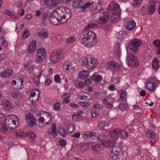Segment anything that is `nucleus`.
<instances>
[{
	"label": "nucleus",
	"mask_w": 160,
	"mask_h": 160,
	"mask_svg": "<svg viewBox=\"0 0 160 160\" xmlns=\"http://www.w3.org/2000/svg\"><path fill=\"white\" fill-rule=\"evenodd\" d=\"M61 106V104L59 102L55 103L53 106V109L56 111H58L59 109Z\"/></svg>",
	"instance_id": "obj_51"
},
{
	"label": "nucleus",
	"mask_w": 160,
	"mask_h": 160,
	"mask_svg": "<svg viewBox=\"0 0 160 160\" xmlns=\"http://www.w3.org/2000/svg\"><path fill=\"white\" fill-rule=\"evenodd\" d=\"M142 44L141 41L138 39H133L129 44L130 48L133 52H135Z\"/></svg>",
	"instance_id": "obj_8"
},
{
	"label": "nucleus",
	"mask_w": 160,
	"mask_h": 160,
	"mask_svg": "<svg viewBox=\"0 0 160 160\" xmlns=\"http://www.w3.org/2000/svg\"><path fill=\"white\" fill-rule=\"evenodd\" d=\"M43 3L45 5L49 6L52 4V0H43Z\"/></svg>",
	"instance_id": "obj_58"
},
{
	"label": "nucleus",
	"mask_w": 160,
	"mask_h": 160,
	"mask_svg": "<svg viewBox=\"0 0 160 160\" xmlns=\"http://www.w3.org/2000/svg\"><path fill=\"white\" fill-rule=\"evenodd\" d=\"M48 133L51 135L56 136L57 135V133L56 131V126L55 124H53L52 126V130H48Z\"/></svg>",
	"instance_id": "obj_25"
},
{
	"label": "nucleus",
	"mask_w": 160,
	"mask_h": 160,
	"mask_svg": "<svg viewBox=\"0 0 160 160\" xmlns=\"http://www.w3.org/2000/svg\"><path fill=\"white\" fill-rule=\"evenodd\" d=\"M26 135L28 136L32 139H33L36 136V135L34 132H29L28 133H27Z\"/></svg>",
	"instance_id": "obj_53"
},
{
	"label": "nucleus",
	"mask_w": 160,
	"mask_h": 160,
	"mask_svg": "<svg viewBox=\"0 0 160 160\" xmlns=\"http://www.w3.org/2000/svg\"><path fill=\"white\" fill-rule=\"evenodd\" d=\"M89 72L88 71H82L78 73V78L79 79H84L89 75Z\"/></svg>",
	"instance_id": "obj_21"
},
{
	"label": "nucleus",
	"mask_w": 160,
	"mask_h": 160,
	"mask_svg": "<svg viewBox=\"0 0 160 160\" xmlns=\"http://www.w3.org/2000/svg\"><path fill=\"white\" fill-rule=\"evenodd\" d=\"M107 68L112 72L116 71L120 68V66L113 61H111L107 63Z\"/></svg>",
	"instance_id": "obj_10"
},
{
	"label": "nucleus",
	"mask_w": 160,
	"mask_h": 160,
	"mask_svg": "<svg viewBox=\"0 0 160 160\" xmlns=\"http://www.w3.org/2000/svg\"><path fill=\"white\" fill-rule=\"evenodd\" d=\"M146 135L149 138H153L155 136V132L152 130H148L146 131Z\"/></svg>",
	"instance_id": "obj_35"
},
{
	"label": "nucleus",
	"mask_w": 160,
	"mask_h": 160,
	"mask_svg": "<svg viewBox=\"0 0 160 160\" xmlns=\"http://www.w3.org/2000/svg\"><path fill=\"white\" fill-rule=\"evenodd\" d=\"M58 133L62 136L64 137L67 134L66 130L62 128H60L59 129Z\"/></svg>",
	"instance_id": "obj_37"
},
{
	"label": "nucleus",
	"mask_w": 160,
	"mask_h": 160,
	"mask_svg": "<svg viewBox=\"0 0 160 160\" xmlns=\"http://www.w3.org/2000/svg\"><path fill=\"white\" fill-rule=\"evenodd\" d=\"M120 129L116 128L111 132L110 133V137L113 138L118 137L120 136Z\"/></svg>",
	"instance_id": "obj_23"
},
{
	"label": "nucleus",
	"mask_w": 160,
	"mask_h": 160,
	"mask_svg": "<svg viewBox=\"0 0 160 160\" xmlns=\"http://www.w3.org/2000/svg\"><path fill=\"white\" fill-rule=\"evenodd\" d=\"M70 96V94L68 92H67L63 94L62 96V98L63 100L62 101V103L63 104H65L69 103L70 100L68 98Z\"/></svg>",
	"instance_id": "obj_20"
},
{
	"label": "nucleus",
	"mask_w": 160,
	"mask_h": 160,
	"mask_svg": "<svg viewBox=\"0 0 160 160\" xmlns=\"http://www.w3.org/2000/svg\"><path fill=\"white\" fill-rule=\"evenodd\" d=\"M120 96L121 99L123 101H125L127 96L125 91L120 90Z\"/></svg>",
	"instance_id": "obj_43"
},
{
	"label": "nucleus",
	"mask_w": 160,
	"mask_h": 160,
	"mask_svg": "<svg viewBox=\"0 0 160 160\" xmlns=\"http://www.w3.org/2000/svg\"><path fill=\"white\" fill-rule=\"evenodd\" d=\"M103 146L107 147H113L115 145V142L111 140H108L104 142L103 143Z\"/></svg>",
	"instance_id": "obj_32"
},
{
	"label": "nucleus",
	"mask_w": 160,
	"mask_h": 160,
	"mask_svg": "<svg viewBox=\"0 0 160 160\" xmlns=\"http://www.w3.org/2000/svg\"><path fill=\"white\" fill-rule=\"evenodd\" d=\"M122 153V149L119 147H112L110 153V158L112 160H119V156Z\"/></svg>",
	"instance_id": "obj_7"
},
{
	"label": "nucleus",
	"mask_w": 160,
	"mask_h": 160,
	"mask_svg": "<svg viewBox=\"0 0 160 160\" xmlns=\"http://www.w3.org/2000/svg\"><path fill=\"white\" fill-rule=\"evenodd\" d=\"M62 56V52L58 51H54L50 55L51 60L54 62H57L60 60Z\"/></svg>",
	"instance_id": "obj_9"
},
{
	"label": "nucleus",
	"mask_w": 160,
	"mask_h": 160,
	"mask_svg": "<svg viewBox=\"0 0 160 160\" xmlns=\"http://www.w3.org/2000/svg\"><path fill=\"white\" fill-rule=\"evenodd\" d=\"M134 153L135 155H141V153L140 152V150L138 148H136L134 149Z\"/></svg>",
	"instance_id": "obj_61"
},
{
	"label": "nucleus",
	"mask_w": 160,
	"mask_h": 160,
	"mask_svg": "<svg viewBox=\"0 0 160 160\" xmlns=\"http://www.w3.org/2000/svg\"><path fill=\"white\" fill-rule=\"evenodd\" d=\"M155 84L154 83H152L150 82H147L146 84V88L150 91H154Z\"/></svg>",
	"instance_id": "obj_30"
},
{
	"label": "nucleus",
	"mask_w": 160,
	"mask_h": 160,
	"mask_svg": "<svg viewBox=\"0 0 160 160\" xmlns=\"http://www.w3.org/2000/svg\"><path fill=\"white\" fill-rule=\"evenodd\" d=\"M152 65L153 68L155 69H157L160 67L159 61L157 58H155L153 59Z\"/></svg>",
	"instance_id": "obj_40"
},
{
	"label": "nucleus",
	"mask_w": 160,
	"mask_h": 160,
	"mask_svg": "<svg viewBox=\"0 0 160 160\" xmlns=\"http://www.w3.org/2000/svg\"><path fill=\"white\" fill-rule=\"evenodd\" d=\"M8 42L4 40L3 36L2 35H0V45L3 46L4 47L7 46Z\"/></svg>",
	"instance_id": "obj_38"
},
{
	"label": "nucleus",
	"mask_w": 160,
	"mask_h": 160,
	"mask_svg": "<svg viewBox=\"0 0 160 160\" xmlns=\"http://www.w3.org/2000/svg\"><path fill=\"white\" fill-rule=\"evenodd\" d=\"M39 37L41 38H47L48 36V33L47 30L44 28L41 29L38 33Z\"/></svg>",
	"instance_id": "obj_16"
},
{
	"label": "nucleus",
	"mask_w": 160,
	"mask_h": 160,
	"mask_svg": "<svg viewBox=\"0 0 160 160\" xmlns=\"http://www.w3.org/2000/svg\"><path fill=\"white\" fill-rule=\"evenodd\" d=\"M71 63L69 62H65L63 65V70L68 71L71 67Z\"/></svg>",
	"instance_id": "obj_41"
},
{
	"label": "nucleus",
	"mask_w": 160,
	"mask_h": 160,
	"mask_svg": "<svg viewBox=\"0 0 160 160\" xmlns=\"http://www.w3.org/2000/svg\"><path fill=\"white\" fill-rule=\"evenodd\" d=\"M3 106L6 109H9L12 108V105L8 100H6L3 103Z\"/></svg>",
	"instance_id": "obj_39"
},
{
	"label": "nucleus",
	"mask_w": 160,
	"mask_h": 160,
	"mask_svg": "<svg viewBox=\"0 0 160 160\" xmlns=\"http://www.w3.org/2000/svg\"><path fill=\"white\" fill-rule=\"evenodd\" d=\"M13 122H12L8 125L7 126V127L11 129H15L18 125L19 121L18 118H15Z\"/></svg>",
	"instance_id": "obj_18"
},
{
	"label": "nucleus",
	"mask_w": 160,
	"mask_h": 160,
	"mask_svg": "<svg viewBox=\"0 0 160 160\" xmlns=\"http://www.w3.org/2000/svg\"><path fill=\"white\" fill-rule=\"evenodd\" d=\"M79 116L78 114H75L72 116V120L74 121H77L79 120Z\"/></svg>",
	"instance_id": "obj_64"
},
{
	"label": "nucleus",
	"mask_w": 160,
	"mask_h": 160,
	"mask_svg": "<svg viewBox=\"0 0 160 160\" xmlns=\"http://www.w3.org/2000/svg\"><path fill=\"white\" fill-rule=\"evenodd\" d=\"M106 126V122H103L102 121H99L98 127V128L101 130H102Z\"/></svg>",
	"instance_id": "obj_46"
},
{
	"label": "nucleus",
	"mask_w": 160,
	"mask_h": 160,
	"mask_svg": "<svg viewBox=\"0 0 160 160\" xmlns=\"http://www.w3.org/2000/svg\"><path fill=\"white\" fill-rule=\"evenodd\" d=\"M108 8L111 13L110 17L112 22L115 23L120 18L121 9L119 6L115 2L112 1L109 5Z\"/></svg>",
	"instance_id": "obj_3"
},
{
	"label": "nucleus",
	"mask_w": 160,
	"mask_h": 160,
	"mask_svg": "<svg viewBox=\"0 0 160 160\" xmlns=\"http://www.w3.org/2000/svg\"><path fill=\"white\" fill-rule=\"evenodd\" d=\"M153 43L155 46L157 54H160V40H155L153 42Z\"/></svg>",
	"instance_id": "obj_24"
},
{
	"label": "nucleus",
	"mask_w": 160,
	"mask_h": 160,
	"mask_svg": "<svg viewBox=\"0 0 160 160\" xmlns=\"http://www.w3.org/2000/svg\"><path fill=\"white\" fill-rule=\"evenodd\" d=\"M85 86L84 83L81 81H78L75 84V87L77 88H83Z\"/></svg>",
	"instance_id": "obj_52"
},
{
	"label": "nucleus",
	"mask_w": 160,
	"mask_h": 160,
	"mask_svg": "<svg viewBox=\"0 0 160 160\" xmlns=\"http://www.w3.org/2000/svg\"><path fill=\"white\" fill-rule=\"evenodd\" d=\"M12 96L15 98H20L21 97V95L18 91H15L12 93Z\"/></svg>",
	"instance_id": "obj_49"
},
{
	"label": "nucleus",
	"mask_w": 160,
	"mask_h": 160,
	"mask_svg": "<svg viewBox=\"0 0 160 160\" xmlns=\"http://www.w3.org/2000/svg\"><path fill=\"white\" fill-rule=\"evenodd\" d=\"M127 60L129 67H136L139 65V62L137 57L132 53H130L127 55Z\"/></svg>",
	"instance_id": "obj_5"
},
{
	"label": "nucleus",
	"mask_w": 160,
	"mask_h": 160,
	"mask_svg": "<svg viewBox=\"0 0 160 160\" xmlns=\"http://www.w3.org/2000/svg\"><path fill=\"white\" fill-rule=\"evenodd\" d=\"M92 117L94 118H96L98 116V113L97 111L94 109H92L91 111Z\"/></svg>",
	"instance_id": "obj_55"
},
{
	"label": "nucleus",
	"mask_w": 160,
	"mask_h": 160,
	"mask_svg": "<svg viewBox=\"0 0 160 160\" xmlns=\"http://www.w3.org/2000/svg\"><path fill=\"white\" fill-rule=\"evenodd\" d=\"M35 91L36 92H37V95H36V96L33 97L32 98V97H30L29 98V100L33 102H34L37 101L39 98V92L38 90H36Z\"/></svg>",
	"instance_id": "obj_36"
},
{
	"label": "nucleus",
	"mask_w": 160,
	"mask_h": 160,
	"mask_svg": "<svg viewBox=\"0 0 160 160\" xmlns=\"http://www.w3.org/2000/svg\"><path fill=\"white\" fill-rule=\"evenodd\" d=\"M7 126L2 125L1 126V131L2 132L5 133L8 132V128H7Z\"/></svg>",
	"instance_id": "obj_54"
},
{
	"label": "nucleus",
	"mask_w": 160,
	"mask_h": 160,
	"mask_svg": "<svg viewBox=\"0 0 160 160\" xmlns=\"http://www.w3.org/2000/svg\"><path fill=\"white\" fill-rule=\"evenodd\" d=\"M108 14L106 12H104L98 18V22L100 24H103L106 22L108 21Z\"/></svg>",
	"instance_id": "obj_12"
},
{
	"label": "nucleus",
	"mask_w": 160,
	"mask_h": 160,
	"mask_svg": "<svg viewBox=\"0 0 160 160\" xmlns=\"http://www.w3.org/2000/svg\"><path fill=\"white\" fill-rule=\"evenodd\" d=\"M47 53L45 49L43 48H41L38 49L36 55V61L37 62H42L46 59Z\"/></svg>",
	"instance_id": "obj_6"
},
{
	"label": "nucleus",
	"mask_w": 160,
	"mask_h": 160,
	"mask_svg": "<svg viewBox=\"0 0 160 160\" xmlns=\"http://www.w3.org/2000/svg\"><path fill=\"white\" fill-rule=\"evenodd\" d=\"M135 132L136 131L134 129H131L129 130V135L131 137H134L135 134Z\"/></svg>",
	"instance_id": "obj_62"
},
{
	"label": "nucleus",
	"mask_w": 160,
	"mask_h": 160,
	"mask_svg": "<svg viewBox=\"0 0 160 160\" xmlns=\"http://www.w3.org/2000/svg\"><path fill=\"white\" fill-rule=\"evenodd\" d=\"M120 134L121 137L126 138L129 136L128 131L125 129L121 130L120 129Z\"/></svg>",
	"instance_id": "obj_33"
},
{
	"label": "nucleus",
	"mask_w": 160,
	"mask_h": 160,
	"mask_svg": "<svg viewBox=\"0 0 160 160\" xmlns=\"http://www.w3.org/2000/svg\"><path fill=\"white\" fill-rule=\"evenodd\" d=\"M54 79L55 82H56L59 83L61 82V78L60 76L57 74L55 75L54 77Z\"/></svg>",
	"instance_id": "obj_57"
},
{
	"label": "nucleus",
	"mask_w": 160,
	"mask_h": 160,
	"mask_svg": "<svg viewBox=\"0 0 160 160\" xmlns=\"http://www.w3.org/2000/svg\"><path fill=\"white\" fill-rule=\"evenodd\" d=\"M36 42H32L30 44L28 49V52L29 53L32 54L35 51L36 48Z\"/></svg>",
	"instance_id": "obj_28"
},
{
	"label": "nucleus",
	"mask_w": 160,
	"mask_h": 160,
	"mask_svg": "<svg viewBox=\"0 0 160 160\" xmlns=\"http://www.w3.org/2000/svg\"><path fill=\"white\" fill-rule=\"evenodd\" d=\"M91 61V58L89 59L87 58H85L82 61V64L83 65L86 66L88 68V66L89 65Z\"/></svg>",
	"instance_id": "obj_44"
},
{
	"label": "nucleus",
	"mask_w": 160,
	"mask_h": 160,
	"mask_svg": "<svg viewBox=\"0 0 160 160\" xmlns=\"http://www.w3.org/2000/svg\"><path fill=\"white\" fill-rule=\"evenodd\" d=\"M71 14L70 10L63 7L57 8L52 12V15H57L59 18L61 23L66 22L71 17Z\"/></svg>",
	"instance_id": "obj_2"
},
{
	"label": "nucleus",
	"mask_w": 160,
	"mask_h": 160,
	"mask_svg": "<svg viewBox=\"0 0 160 160\" xmlns=\"http://www.w3.org/2000/svg\"><path fill=\"white\" fill-rule=\"evenodd\" d=\"M14 134L17 136L24 137L26 136L27 133L23 130L18 129L15 130L14 132Z\"/></svg>",
	"instance_id": "obj_31"
},
{
	"label": "nucleus",
	"mask_w": 160,
	"mask_h": 160,
	"mask_svg": "<svg viewBox=\"0 0 160 160\" xmlns=\"http://www.w3.org/2000/svg\"><path fill=\"white\" fill-rule=\"evenodd\" d=\"M92 77L90 78H88L84 81V83L86 85H88L90 84L92 82Z\"/></svg>",
	"instance_id": "obj_63"
},
{
	"label": "nucleus",
	"mask_w": 160,
	"mask_h": 160,
	"mask_svg": "<svg viewBox=\"0 0 160 160\" xmlns=\"http://www.w3.org/2000/svg\"><path fill=\"white\" fill-rule=\"evenodd\" d=\"M49 20L51 23L54 25H58V23H60L61 24V22L59 19V18L57 16H53L52 12L51 13L49 17Z\"/></svg>",
	"instance_id": "obj_11"
},
{
	"label": "nucleus",
	"mask_w": 160,
	"mask_h": 160,
	"mask_svg": "<svg viewBox=\"0 0 160 160\" xmlns=\"http://www.w3.org/2000/svg\"><path fill=\"white\" fill-rule=\"evenodd\" d=\"M92 79L95 82H98L101 81L102 80L101 76L99 75L96 73H94L92 77Z\"/></svg>",
	"instance_id": "obj_22"
},
{
	"label": "nucleus",
	"mask_w": 160,
	"mask_h": 160,
	"mask_svg": "<svg viewBox=\"0 0 160 160\" xmlns=\"http://www.w3.org/2000/svg\"><path fill=\"white\" fill-rule=\"evenodd\" d=\"M91 149L93 153L95 154L97 153L100 150V144H97L92 145L91 147Z\"/></svg>",
	"instance_id": "obj_26"
},
{
	"label": "nucleus",
	"mask_w": 160,
	"mask_h": 160,
	"mask_svg": "<svg viewBox=\"0 0 160 160\" xmlns=\"http://www.w3.org/2000/svg\"><path fill=\"white\" fill-rule=\"evenodd\" d=\"M136 26V23L133 21L127 22L126 26V29L129 31L132 30Z\"/></svg>",
	"instance_id": "obj_15"
},
{
	"label": "nucleus",
	"mask_w": 160,
	"mask_h": 160,
	"mask_svg": "<svg viewBox=\"0 0 160 160\" xmlns=\"http://www.w3.org/2000/svg\"><path fill=\"white\" fill-rule=\"evenodd\" d=\"M104 137L103 134H101L97 137V139L99 141H102L104 140Z\"/></svg>",
	"instance_id": "obj_60"
},
{
	"label": "nucleus",
	"mask_w": 160,
	"mask_h": 160,
	"mask_svg": "<svg viewBox=\"0 0 160 160\" xmlns=\"http://www.w3.org/2000/svg\"><path fill=\"white\" fill-rule=\"evenodd\" d=\"M156 10L155 2L153 1L149 2L148 7V14L150 15L152 14Z\"/></svg>",
	"instance_id": "obj_13"
},
{
	"label": "nucleus",
	"mask_w": 160,
	"mask_h": 160,
	"mask_svg": "<svg viewBox=\"0 0 160 160\" xmlns=\"http://www.w3.org/2000/svg\"><path fill=\"white\" fill-rule=\"evenodd\" d=\"M60 0H52V5L53 7H56L60 3Z\"/></svg>",
	"instance_id": "obj_56"
},
{
	"label": "nucleus",
	"mask_w": 160,
	"mask_h": 160,
	"mask_svg": "<svg viewBox=\"0 0 160 160\" xmlns=\"http://www.w3.org/2000/svg\"><path fill=\"white\" fill-rule=\"evenodd\" d=\"M83 3L82 0H74L72 2V6L77 8L81 7V5Z\"/></svg>",
	"instance_id": "obj_27"
},
{
	"label": "nucleus",
	"mask_w": 160,
	"mask_h": 160,
	"mask_svg": "<svg viewBox=\"0 0 160 160\" xmlns=\"http://www.w3.org/2000/svg\"><path fill=\"white\" fill-rule=\"evenodd\" d=\"M97 24L94 23H91L87 25L85 28V30H88L89 29H92L94 28H97Z\"/></svg>",
	"instance_id": "obj_47"
},
{
	"label": "nucleus",
	"mask_w": 160,
	"mask_h": 160,
	"mask_svg": "<svg viewBox=\"0 0 160 160\" xmlns=\"http://www.w3.org/2000/svg\"><path fill=\"white\" fill-rule=\"evenodd\" d=\"M142 1V0H133L132 5L135 7H137L140 5Z\"/></svg>",
	"instance_id": "obj_48"
},
{
	"label": "nucleus",
	"mask_w": 160,
	"mask_h": 160,
	"mask_svg": "<svg viewBox=\"0 0 160 160\" xmlns=\"http://www.w3.org/2000/svg\"><path fill=\"white\" fill-rule=\"evenodd\" d=\"M98 63V61L96 59L91 58V61L88 66V69H90L96 66Z\"/></svg>",
	"instance_id": "obj_29"
},
{
	"label": "nucleus",
	"mask_w": 160,
	"mask_h": 160,
	"mask_svg": "<svg viewBox=\"0 0 160 160\" xmlns=\"http://www.w3.org/2000/svg\"><path fill=\"white\" fill-rule=\"evenodd\" d=\"M15 118H18L15 115H12L6 117L5 120V123L6 126L8 125L12 122L14 121Z\"/></svg>",
	"instance_id": "obj_19"
},
{
	"label": "nucleus",
	"mask_w": 160,
	"mask_h": 160,
	"mask_svg": "<svg viewBox=\"0 0 160 160\" xmlns=\"http://www.w3.org/2000/svg\"><path fill=\"white\" fill-rule=\"evenodd\" d=\"M34 117L32 115H27L26 117L27 120H28V124L29 126L32 127L34 126L36 123L34 121Z\"/></svg>",
	"instance_id": "obj_14"
},
{
	"label": "nucleus",
	"mask_w": 160,
	"mask_h": 160,
	"mask_svg": "<svg viewBox=\"0 0 160 160\" xmlns=\"http://www.w3.org/2000/svg\"><path fill=\"white\" fill-rule=\"evenodd\" d=\"M13 71L12 69H7L6 70L0 73V76L2 78H7L11 75L13 73Z\"/></svg>",
	"instance_id": "obj_17"
},
{
	"label": "nucleus",
	"mask_w": 160,
	"mask_h": 160,
	"mask_svg": "<svg viewBox=\"0 0 160 160\" xmlns=\"http://www.w3.org/2000/svg\"><path fill=\"white\" fill-rule=\"evenodd\" d=\"M75 126L74 124H70L68 127V130L70 132H72L75 130Z\"/></svg>",
	"instance_id": "obj_50"
},
{
	"label": "nucleus",
	"mask_w": 160,
	"mask_h": 160,
	"mask_svg": "<svg viewBox=\"0 0 160 160\" xmlns=\"http://www.w3.org/2000/svg\"><path fill=\"white\" fill-rule=\"evenodd\" d=\"M96 34L88 30L85 29L84 36L81 39H80L79 41L83 46L92 48L96 44Z\"/></svg>",
	"instance_id": "obj_1"
},
{
	"label": "nucleus",
	"mask_w": 160,
	"mask_h": 160,
	"mask_svg": "<svg viewBox=\"0 0 160 160\" xmlns=\"http://www.w3.org/2000/svg\"><path fill=\"white\" fill-rule=\"evenodd\" d=\"M52 116L46 112H42L36 115L35 118L38 119V127H42L48 124L52 119Z\"/></svg>",
	"instance_id": "obj_4"
},
{
	"label": "nucleus",
	"mask_w": 160,
	"mask_h": 160,
	"mask_svg": "<svg viewBox=\"0 0 160 160\" xmlns=\"http://www.w3.org/2000/svg\"><path fill=\"white\" fill-rule=\"evenodd\" d=\"M108 99L107 98H104L102 102L103 103L106 105V107L107 108H111L112 107V105L111 103L108 102Z\"/></svg>",
	"instance_id": "obj_45"
},
{
	"label": "nucleus",
	"mask_w": 160,
	"mask_h": 160,
	"mask_svg": "<svg viewBox=\"0 0 160 160\" xmlns=\"http://www.w3.org/2000/svg\"><path fill=\"white\" fill-rule=\"evenodd\" d=\"M75 38L73 37L68 38L67 40V42L69 44L72 43L74 41Z\"/></svg>",
	"instance_id": "obj_59"
},
{
	"label": "nucleus",
	"mask_w": 160,
	"mask_h": 160,
	"mask_svg": "<svg viewBox=\"0 0 160 160\" xmlns=\"http://www.w3.org/2000/svg\"><path fill=\"white\" fill-rule=\"evenodd\" d=\"M93 3V2L86 3L84 5H83L82 7H81L80 9L81 11L83 12H85L86 11V9L87 8L89 7Z\"/></svg>",
	"instance_id": "obj_34"
},
{
	"label": "nucleus",
	"mask_w": 160,
	"mask_h": 160,
	"mask_svg": "<svg viewBox=\"0 0 160 160\" xmlns=\"http://www.w3.org/2000/svg\"><path fill=\"white\" fill-rule=\"evenodd\" d=\"M119 109L122 111H124L128 109V106L125 103H121L118 105Z\"/></svg>",
	"instance_id": "obj_42"
}]
</instances>
